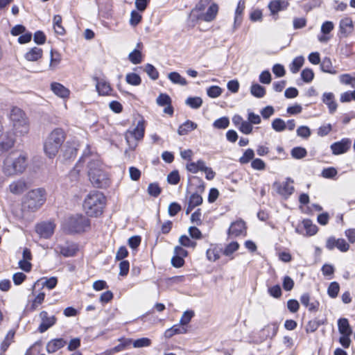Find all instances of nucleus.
Masks as SVG:
<instances>
[{
  "label": "nucleus",
  "mask_w": 355,
  "mask_h": 355,
  "mask_svg": "<svg viewBox=\"0 0 355 355\" xmlns=\"http://www.w3.org/2000/svg\"><path fill=\"white\" fill-rule=\"evenodd\" d=\"M340 101L342 103H348L355 101V89L354 91H347L340 95Z\"/></svg>",
  "instance_id": "nucleus-51"
},
{
  "label": "nucleus",
  "mask_w": 355,
  "mask_h": 355,
  "mask_svg": "<svg viewBox=\"0 0 355 355\" xmlns=\"http://www.w3.org/2000/svg\"><path fill=\"white\" fill-rule=\"evenodd\" d=\"M296 232L306 236H313L318 232V227L309 219H304L302 222V225L296 228Z\"/></svg>",
  "instance_id": "nucleus-13"
},
{
  "label": "nucleus",
  "mask_w": 355,
  "mask_h": 355,
  "mask_svg": "<svg viewBox=\"0 0 355 355\" xmlns=\"http://www.w3.org/2000/svg\"><path fill=\"white\" fill-rule=\"evenodd\" d=\"M250 92L254 97L262 98L266 94V89L263 86L254 83L250 87Z\"/></svg>",
  "instance_id": "nucleus-33"
},
{
  "label": "nucleus",
  "mask_w": 355,
  "mask_h": 355,
  "mask_svg": "<svg viewBox=\"0 0 355 355\" xmlns=\"http://www.w3.org/2000/svg\"><path fill=\"white\" fill-rule=\"evenodd\" d=\"M268 293L275 298H279L282 296V290L279 285H275L268 288Z\"/></svg>",
  "instance_id": "nucleus-63"
},
{
  "label": "nucleus",
  "mask_w": 355,
  "mask_h": 355,
  "mask_svg": "<svg viewBox=\"0 0 355 355\" xmlns=\"http://www.w3.org/2000/svg\"><path fill=\"white\" fill-rule=\"evenodd\" d=\"M272 128L276 132H282L286 128V125L283 119L277 118L272 121Z\"/></svg>",
  "instance_id": "nucleus-44"
},
{
  "label": "nucleus",
  "mask_w": 355,
  "mask_h": 355,
  "mask_svg": "<svg viewBox=\"0 0 355 355\" xmlns=\"http://www.w3.org/2000/svg\"><path fill=\"white\" fill-rule=\"evenodd\" d=\"M202 202V198L200 195L198 193H193L189 198V203L191 205V207H197L201 205Z\"/></svg>",
  "instance_id": "nucleus-60"
},
{
  "label": "nucleus",
  "mask_w": 355,
  "mask_h": 355,
  "mask_svg": "<svg viewBox=\"0 0 355 355\" xmlns=\"http://www.w3.org/2000/svg\"><path fill=\"white\" fill-rule=\"evenodd\" d=\"M185 103L193 109L199 108L202 104V100L200 97H189Z\"/></svg>",
  "instance_id": "nucleus-40"
},
{
  "label": "nucleus",
  "mask_w": 355,
  "mask_h": 355,
  "mask_svg": "<svg viewBox=\"0 0 355 355\" xmlns=\"http://www.w3.org/2000/svg\"><path fill=\"white\" fill-rule=\"evenodd\" d=\"M300 302L310 311H315L319 306V303L315 300L310 302V296L307 293H304L301 296Z\"/></svg>",
  "instance_id": "nucleus-25"
},
{
  "label": "nucleus",
  "mask_w": 355,
  "mask_h": 355,
  "mask_svg": "<svg viewBox=\"0 0 355 355\" xmlns=\"http://www.w3.org/2000/svg\"><path fill=\"white\" fill-rule=\"evenodd\" d=\"M44 297V293H40L38 295H37L31 302L30 309L31 311L36 310L39 307V306L43 303Z\"/></svg>",
  "instance_id": "nucleus-41"
},
{
  "label": "nucleus",
  "mask_w": 355,
  "mask_h": 355,
  "mask_svg": "<svg viewBox=\"0 0 355 355\" xmlns=\"http://www.w3.org/2000/svg\"><path fill=\"white\" fill-rule=\"evenodd\" d=\"M246 233V227L244 221L240 220L232 223L228 230L229 236H239L245 235Z\"/></svg>",
  "instance_id": "nucleus-17"
},
{
  "label": "nucleus",
  "mask_w": 355,
  "mask_h": 355,
  "mask_svg": "<svg viewBox=\"0 0 355 355\" xmlns=\"http://www.w3.org/2000/svg\"><path fill=\"white\" fill-rule=\"evenodd\" d=\"M252 125L248 121H243L241 125L239 126V130L245 135H249L252 132Z\"/></svg>",
  "instance_id": "nucleus-59"
},
{
  "label": "nucleus",
  "mask_w": 355,
  "mask_h": 355,
  "mask_svg": "<svg viewBox=\"0 0 355 355\" xmlns=\"http://www.w3.org/2000/svg\"><path fill=\"white\" fill-rule=\"evenodd\" d=\"M338 79L341 84L355 87V77L352 76L350 74H342L338 77Z\"/></svg>",
  "instance_id": "nucleus-36"
},
{
  "label": "nucleus",
  "mask_w": 355,
  "mask_h": 355,
  "mask_svg": "<svg viewBox=\"0 0 355 355\" xmlns=\"http://www.w3.org/2000/svg\"><path fill=\"white\" fill-rule=\"evenodd\" d=\"M156 102L159 106H165L171 104V99L166 94H160L157 98Z\"/></svg>",
  "instance_id": "nucleus-50"
},
{
  "label": "nucleus",
  "mask_w": 355,
  "mask_h": 355,
  "mask_svg": "<svg viewBox=\"0 0 355 355\" xmlns=\"http://www.w3.org/2000/svg\"><path fill=\"white\" fill-rule=\"evenodd\" d=\"M28 188V184L23 178L12 182L8 187L10 192L15 195H21Z\"/></svg>",
  "instance_id": "nucleus-16"
},
{
  "label": "nucleus",
  "mask_w": 355,
  "mask_h": 355,
  "mask_svg": "<svg viewBox=\"0 0 355 355\" xmlns=\"http://www.w3.org/2000/svg\"><path fill=\"white\" fill-rule=\"evenodd\" d=\"M40 317L42 320V322L38 327V330L40 333L45 332L56 322V318L53 315L49 317L48 315V313L45 311H43L40 313Z\"/></svg>",
  "instance_id": "nucleus-15"
},
{
  "label": "nucleus",
  "mask_w": 355,
  "mask_h": 355,
  "mask_svg": "<svg viewBox=\"0 0 355 355\" xmlns=\"http://www.w3.org/2000/svg\"><path fill=\"white\" fill-rule=\"evenodd\" d=\"M168 78L173 83L175 84H178L182 86L187 84V80L178 72H171L168 73Z\"/></svg>",
  "instance_id": "nucleus-31"
},
{
  "label": "nucleus",
  "mask_w": 355,
  "mask_h": 355,
  "mask_svg": "<svg viewBox=\"0 0 355 355\" xmlns=\"http://www.w3.org/2000/svg\"><path fill=\"white\" fill-rule=\"evenodd\" d=\"M221 93L222 89L218 86H211L207 89V94L211 98H217Z\"/></svg>",
  "instance_id": "nucleus-54"
},
{
  "label": "nucleus",
  "mask_w": 355,
  "mask_h": 355,
  "mask_svg": "<svg viewBox=\"0 0 355 355\" xmlns=\"http://www.w3.org/2000/svg\"><path fill=\"white\" fill-rule=\"evenodd\" d=\"M296 132L297 136L304 139H307L311 135V130L308 126L306 125L300 126L297 129Z\"/></svg>",
  "instance_id": "nucleus-55"
},
{
  "label": "nucleus",
  "mask_w": 355,
  "mask_h": 355,
  "mask_svg": "<svg viewBox=\"0 0 355 355\" xmlns=\"http://www.w3.org/2000/svg\"><path fill=\"white\" fill-rule=\"evenodd\" d=\"M218 7L217 4L212 3L202 15V19L205 21H211L214 20L218 13Z\"/></svg>",
  "instance_id": "nucleus-29"
},
{
  "label": "nucleus",
  "mask_w": 355,
  "mask_h": 355,
  "mask_svg": "<svg viewBox=\"0 0 355 355\" xmlns=\"http://www.w3.org/2000/svg\"><path fill=\"white\" fill-rule=\"evenodd\" d=\"M301 77L304 82L310 83L314 77L313 70L308 68L304 69L301 73Z\"/></svg>",
  "instance_id": "nucleus-57"
},
{
  "label": "nucleus",
  "mask_w": 355,
  "mask_h": 355,
  "mask_svg": "<svg viewBox=\"0 0 355 355\" xmlns=\"http://www.w3.org/2000/svg\"><path fill=\"white\" fill-rule=\"evenodd\" d=\"M65 140V133L62 128H55L46 137L44 141V151L50 159L58 154Z\"/></svg>",
  "instance_id": "nucleus-3"
},
{
  "label": "nucleus",
  "mask_w": 355,
  "mask_h": 355,
  "mask_svg": "<svg viewBox=\"0 0 355 355\" xmlns=\"http://www.w3.org/2000/svg\"><path fill=\"white\" fill-rule=\"evenodd\" d=\"M67 343L63 338H55L50 340L46 345V351L51 354L62 348Z\"/></svg>",
  "instance_id": "nucleus-21"
},
{
  "label": "nucleus",
  "mask_w": 355,
  "mask_h": 355,
  "mask_svg": "<svg viewBox=\"0 0 355 355\" xmlns=\"http://www.w3.org/2000/svg\"><path fill=\"white\" fill-rule=\"evenodd\" d=\"M288 6V2L282 0H272L268 4V8L272 15L286 9Z\"/></svg>",
  "instance_id": "nucleus-23"
},
{
  "label": "nucleus",
  "mask_w": 355,
  "mask_h": 355,
  "mask_svg": "<svg viewBox=\"0 0 355 355\" xmlns=\"http://www.w3.org/2000/svg\"><path fill=\"white\" fill-rule=\"evenodd\" d=\"M338 329L340 334L338 339L339 343L344 348H349L351 344L350 336L352 334V329L347 318H343L338 320Z\"/></svg>",
  "instance_id": "nucleus-8"
},
{
  "label": "nucleus",
  "mask_w": 355,
  "mask_h": 355,
  "mask_svg": "<svg viewBox=\"0 0 355 355\" xmlns=\"http://www.w3.org/2000/svg\"><path fill=\"white\" fill-rule=\"evenodd\" d=\"M333 30V23L325 21L321 26V34L318 36V40L322 43H326L330 40L329 33Z\"/></svg>",
  "instance_id": "nucleus-19"
},
{
  "label": "nucleus",
  "mask_w": 355,
  "mask_h": 355,
  "mask_svg": "<svg viewBox=\"0 0 355 355\" xmlns=\"http://www.w3.org/2000/svg\"><path fill=\"white\" fill-rule=\"evenodd\" d=\"M194 312L193 311H187L184 312L180 320V324L182 326L187 325L191 321Z\"/></svg>",
  "instance_id": "nucleus-56"
},
{
  "label": "nucleus",
  "mask_w": 355,
  "mask_h": 355,
  "mask_svg": "<svg viewBox=\"0 0 355 355\" xmlns=\"http://www.w3.org/2000/svg\"><path fill=\"white\" fill-rule=\"evenodd\" d=\"M53 92L60 98H67L69 95V90L58 83H53L51 85Z\"/></svg>",
  "instance_id": "nucleus-24"
},
{
  "label": "nucleus",
  "mask_w": 355,
  "mask_h": 355,
  "mask_svg": "<svg viewBox=\"0 0 355 355\" xmlns=\"http://www.w3.org/2000/svg\"><path fill=\"white\" fill-rule=\"evenodd\" d=\"M307 154L305 148L302 147H295L291 150V155L295 159H302Z\"/></svg>",
  "instance_id": "nucleus-47"
},
{
  "label": "nucleus",
  "mask_w": 355,
  "mask_h": 355,
  "mask_svg": "<svg viewBox=\"0 0 355 355\" xmlns=\"http://www.w3.org/2000/svg\"><path fill=\"white\" fill-rule=\"evenodd\" d=\"M187 328H185L184 327H179L178 325H174L172 327L168 329L165 331L164 336L166 338H171L175 334H185V333H187Z\"/></svg>",
  "instance_id": "nucleus-30"
},
{
  "label": "nucleus",
  "mask_w": 355,
  "mask_h": 355,
  "mask_svg": "<svg viewBox=\"0 0 355 355\" xmlns=\"http://www.w3.org/2000/svg\"><path fill=\"white\" fill-rule=\"evenodd\" d=\"M144 71L148 76L153 80H157L159 77V73L156 68L151 64H147L145 66Z\"/></svg>",
  "instance_id": "nucleus-45"
},
{
  "label": "nucleus",
  "mask_w": 355,
  "mask_h": 355,
  "mask_svg": "<svg viewBox=\"0 0 355 355\" xmlns=\"http://www.w3.org/2000/svg\"><path fill=\"white\" fill-rule=\"evenodd\" d=\"M206 166L205 162L202 160L199 159L196 162H189L187 164V169L192 173H196L199 171H202L204 168Z\"/></svg>",
  "instance_id": "nucleus-28"
},
{
  "label": "nucleus",
  "mask_w": 355,
  "mask_h": 355,
  "mask_svg": "<svg viewBox=\"0 0 355 355\" xmlns=\"http://www.w3.org/2000/svg\"><path fill=\"white\" fill-rule=\"evenodd\" d=\"M9 119L12 123L15 135L24 136L29 132L30 123L25 112L17 107L11 109Z\"/></svg>",
  "instance_id": "nucleus-5"
},
{
  "label": "nucleus",
  "mask_w": 355,
  "mask_h": 355,
  "mask_svg": "<svg viewBox=\"0 0 355 355\" xmlns=\"http://www.w3.org/2000/svg\"><path fill=\"white\" fill-rule=\"evenodd\" d=\"M198 127L197 123L187 120L183 124L180 125L178 129V133L179 135H186L192 130L196 129Z\"/></svg>",
  "instance_id": "nucleus-26"
},
{
  "label": "nucleus",
  "mask_w": 355,
  "mask_h": 355,
  "mask_svg": "<svg viewBox=\"0 0 355 355\" xmlns=\"http://www.w3.org/2000/svg\"><path fill=\"white\" fill-rule=\"evenodd\" d=\"M142 16L137 11L132 10L130 13V24L136 26L141 21Z\"/></svg>",
  "instance_id": "nucleus-52"
},
{
  "label": "nucleus",
  "mask_w": 355,
  "mask_h": 355,
  "mask_svg": "<svg viewBox=\"0 0 355 355\" xmlns=\"http://www.w3.org/2000/svg\"><path fill=\"white\" fill-rule=\"evenodd\" d=\"M55 224L52 221L38 223L35 227L36 232L41 238L49 239L54 233Z\"/></svg>",
  "instance_id": "nucleus-10"
},
{
  "label": "nucleus",
  "mask_w": 355,
  "mask_h": 355,
  "mask_svg": "<svg viewBox=\"0 0 355 355\" xmlns=\"http://www.w3.org/2000/svg\"><path fill=\"white\" fill-rule=\"evenodd\" d=\"M105 205V197L99 191L90 192L83 202V209L86 214L97 217L102 214Z\"/></svg>",
  "instance_id": "nucleus-2"
},
{
  "label": "nucleus",
  "mask_w": 355,
  "mask_h": 355,
  "mask_svg": "<svg viewBox=\"0 0 355 355\" xmlns=\"http://www.w3.org/2000/svg\"><path fill=\"white\" fill-rule=\"evenodd\" d=\"M239 245L237 242H232L225 247L223 253L226 256H230L239 249Z\"/></svg>",
  "instance_id": "nucleus-58"
},
{
  "label": "nucleus",
  "mask_w": 355,
  "mask_h": 355,
  "mask_svg": "<svg viewBox=\"0 0 355 355\" xmlns=\"http://www.w3.org/2000/svg\"><path fill=\"white\" fill-rule=\"evenodd\" d=\"M128 58L132 63L137 64L141 62L142 55L139 51L135 49L129 54Z\"/></svg>",
  "instance_id": "nucleus-46"
},
{
  "label": "nucleus",
  "mask_w": 355,
  "mask_h": 355,
  "mask_svg": "<svg viewBox=\"0 0 355 355\" xmlns=\"http://www.w3.org/2000/svg\"><path fill=\"white\" fill-rule=\"evenodd\" d=\"M251 166L254 170L263 171L266 168V164L262 159L257 158L252 160L251 162Z\"/></svg>",
  "instance_id": "nucleus-62"
},
{
  "label": "nucleus",
  "mask_w": 355,
  "mask_h": 355,
  "mask_svg": "<svg viewBox=\"0 0 355 355\" xmlns=\"http://www.w3.org/2000/svg\"><path fill=\"white\" fill-rule=\"evenodd\" d=\"M229 125L230 120L227 116L220 117L213 123V127L216 129H225Z\"/></svg>",
  "instance_id": "nucleus-38"
},
{
  "label": "nucleus",
  "mask_w": 355,
  "mask_h": 355,
  "mask_svg": "<svg viewBox=\"0 0 355 355\" xmlns=\"http://www.w3.org/2000/svg\"><path fill=\"white\" fill-rule=\"evenodd\" d=\"M304 62V58L302 56L296 57L290 65V70L292 73H296L299 71Z\"/></svg>",
  "instance_id": "nucleus-35"
},
{
  "label": "nucleus",
  "mask_w": 355,
  "mask_h": 355,
  "mask_svg": "<svg viewBox=\"0 0 355 355\" xmlns=\"http://www.w3.org/2000/svg\"><path fill=\"white\" fill-rule=\"evenodd\" d=\"M50 55L49 68L51 70H54L61 61V55L58 52L54 51L53 49L51 50Z\"/></svg>",
  "instance_id": "nucleus-32"
},
{
  "label": "nucleus",
  "mask_w": 355,
  "mask_h": 355,
  "mask_svg": "<svg viewBox=\"0 0 355 355\" xmlns=\"http://www.w3.org/2000/svg\"><path fill=\"white\" fill-rule=\"evenodd\" d=\"M354 31L353 21L349 17H345L340 20L338 35L340 37H347Z\"/></svg>",
  "instance_id": "nucleus-14"
},
{
  "label": "nucleus",
  "mask_w": 355,
  "mask_h": 355,
  "mask_svg": "<svg viewBox=\"0 0 355 355\" xmlns=\"http://www.w3.org/2000/svg\"><path fill=\"white\" fill-rule=\"evenodd\" d=\"M14 336H15V333L13 331H8V333L6 336L4 340H3V342L1 344V354L3 353H4L8 349V348L9 347V346L10 345V344L12 343V342L13 340Z\"/></svg>",
  "instance_id": "nucleus-34"
},
{
  "label": "nucleus",
  "mask_w": 355,
  "mask_h": 355,
  "mask_svg": "<svg viewBox=\"0 0 355 355\" xmlns=\"http://www.w3.org/2000/svg\"><path fill=\"white\" fill-rule=\"evenodd\" d=\"M90 225L89 220L85 216L76 214L69 217L67 222V229L71 232H81L85 231Z\"/></svg>",
  "instance_id": "nucleus-7"
},
{
  "label": "nucleus",
  "mask_w": 355,
  "mask_h": 355,
  "mask_svg": "<svg viewBox=\"0 0 355 355\" xmlns=\"http://www.w3.org/2000/svg\"><path fill=\"white\" fill-rule=\"evenodd\" d=\"M77 250V245L74 243H66L64 245H59L55 249V251L57 253H60L65 257L74 256Z\"/></svg>",
  "instance_id": "nucleus-18"
},
{
  "label": "nucleus",
  "mask_w": 355,
  "mask_h": 355,
  "mask_svg": "<svg viewBox=\"0 0 355 355\" xmlns=\"http://www.w3.org/2000/svg\"><path fill=\"white\" fill-rule=\"evenodd\" d=\"M28 166V157L25 153L12 152L3 159L1 170L3 177L12 178L22 174Z\"/></svg>",
  "instance_id": "nucleus-1"
},
{
  "label": "nucleus",
  "mask_w": 355,
  "mask_h": 355,
  "mask_svg": "<svg viewBox=\"0 0 355 355\" xmlns=\"http://www.w3.org/2000/svg\"><path fill=\"white\" fill-rule=\"evenodd\" d=\"M15 144V139L7 133L0 141V151L5 152L11 149Z\"/></svg>",
  "instance_id": "nucleus-27"
},
{
  "label": "nucleus",
  "mask_w": 355,
  "mask_h": 355,
  "mask_svg": "<svg viewBox=\"0 0 355 355\" xmlns=\"http://www.w3.org/2000/svg\"><path fill=\"white\" fill-rule=\"evenodd\" d=\"M93 80L96 83V90L98 94L101 96H114V89L110 83L104 77L94 76Z\"/></svg>",
  "instance_id": "nucleus-9"
},
{
  "label": "nucleus",
  "mask_w": 355,
  "mask_h": 355,
  "mask_svg": "<svg viewBox=\"0 0 355 355\" xmlns=\"http://www.w3.org/2000/svg\"><path fill=\"white\" fill-rule=\"evenodd\" d=\"M334 247H336L341 252H347L349 250V245L343 239H334Z\"/></svg>",
  "instance_id": "nucleus-53"
},
{
  "label": "nucleus",
  "mask_w": 355,
  "mask_h": 355,
  "mask_svg": "<svg viewBox=\"0 0 355 355\" xmlns=\"http://www.w3.org/2000/svg\"><path fill=\"white\" fill-rule=\"evenodd\" d=\"M46 196V191L42 188L29 191L23 198L24 208L32 212L36 211L45 202Z\"/></svg>",
  "instance_id": "nucleus-6"
},
{
  "label": "nucleus",
  "mask_w": 355,
  "mask_h": 355,
  "mask_svg": "<svg viewBox=\"0 0 355 355\" xmlns=\"http://www.w3.org/2000/svg\"><path fill=\"white\" fill-rule=\"evenodd\" d=\"M88 176L92 184L98 188H104L109 185L107 174L103 169L102 163L98 159L88 162Z\"/></svg>",
  "instance_id": "nucleus-4"
},
{
  "label": "nucleus",
  "mask_w": 355,
  "mask_h": 355,
  "mask_svg": "<svg viewBox=\"0 0 355 355\" xmlns=\"http://www.w3.org/2000/svg\"><path fill=\"white\" fill-rule=\"evenodd\" d=\"M43 55V51L41 48L33 47L30 49L24 55V58L27 61L35 62L40 60Z\"/></svg>",
  "instance_id": "nucleus-22"
},
{
  "label": "nucleus",
  "mask_w": 355,
  "mask_h": 355,
  "mask_svg": "<svg viewBox=\"0 0 355 355\" xmlns=\"http://www.w3.org/2000/svg\"><path fill=\"white\" fill-rule=\"evenodd\" d=\"M179 242L181 245L187 248H194L196 246V243L191 241L187 236L182 235L179 239Z\"/></svg>",
  "instance_id": "nucleus-49"
},
{
  "label": "nucleus",
  "mask_w": 355,
  "mask_h": 355,
  "mask_svg": "<svg viewBox=\"0 0 355 355\" xmlns=\"http://www.w3.org/2000/svg\"><path fill=\"white\" fill-rule=\"evenodd\" d=\"M126 82L134 86H137L141 84V80L140 76L135 73H129L125 76Z\"/></svg>",
  "instance_id": "nucleus-39"
},
{
  "label": "nucleus",
  "mask_w": 355,
  "mask_h": 355,
  "mask_svg": "<svg viewBox=\"0 0 355 355\" xmlns=\"http://www.w3.org/2000/svg\"><path fill=\"white\" fill-rule=\"evenodd\" d=\"M207 258L211 261H215L220 257V250L216 247L210 248L206 252Z\"/></svg>",
  "instance_id": "nucleus-42"
},
{
  "label": "nucleus",
  "mask_w": 355,
  "mask_h": 355,
  "mask_svg": "<svg viewBox=\"0 0 355 355\" xmlns=\"http://www.w3.org/2000/svg\"><path fill=\"white\" fill-rule=\"evenodd\" d=\"M293 183V180L288 178L286 180L282 183L275 182L274 187L279 195L287 198L293 193L294 187L292 185Z\"/></svg>",
  "instance_id": "nucleus-11"
},
{
  "label": "nucleus",
  "mask_w": 355,
  "mask_h": 355,
  "mask_svg": "<svg viewBox=\"0 0 355 355\" xmlns=\"http://www.w3.org/2000/svg\"><path fill=\"white\" fill-rule=\"evenodd\" d=\"M272 72L277 77H283L286 71L283 65L280 64H275L272 67Z\"/></svg>",
  "instance_id": "nucleus-64"
},
{
  "label": "nucleus",
  "mask_w": 355,
  "mask_h": 355,
  "mask_svg": "<svg viewBox=\"0 0 355 355\" xmlns=\"http://www.w3.org/2000/svg\"><path fill=\"white\" fill-rule=\"evenodd\" d=\"M151 344V340L148 338H141L132 342L133 347L135 348H141L148 347Z\"/></svg>",
  "instance_id": "nucleus-48"
},
{
  "label": "nucleus",
  "mask_w": 355,
  "mask_h": 355,
  "mask_svg": "<svg viewBox=\"0 0 355 355\" xmlns=\"http://www.w3.org/2000/svg\"><path fill=\"white\" fill-rule=\"evenodd\" d=\"M62 17L59 15H55L53 17V28L56 33L59 35H64L65 31L61 25Z\"/></svg>",
  "instance_id": "nucleus-37"
},
{
  "label": "nucleus",
  "mask_w": 355,
  "mask_h": 355,
  "mask_svg": "<svg viewBox=\"0 0 355 355\" xmlns=\"http://www.w3.org/2000/svg\"><path fill=\"white\" fill-rule=\"evenodd\" d=\"M352 145V141L348 138H344L340 141L334 142V155H340L346 153Z\"/></svg>",
  "instance_id": "nucleus-20"
},
{
  "label": "nucleus",
  "mask_w": 355,
  "mask_h": 355,
  "mask_svg": "<svg viewBox=\"0 0 355 355\" xmlns=\"http://www.w3.org/2000/svg\"><path fill=\"white\" fill-rule=\"evenodd\" d=\"M254 157V152L252 149H247L243 155L239 158V162L242 164L248 163Z\"/></svg>",
  "instance_id": "nucleus-43"
},
{
  "label": "nucleus",
  "mask_w": 355,
  "mask_h": 355,
  "mask_svg": "<svg viewBox=\"0 0 355 355\" xmlns=\"http://www.w3.org/2000/svg\"><path fill=\"white\" fill-rule=\"evenodd\" d=\"M148 192L149 195L157 197L160 194L161 189L157 184L151 183L148 185Z\"/></svg>",
  "instance_id": "nucleus-61"
},
{
  "label": "nucleus",
  "mask_w": 355,
  "mask_h": 355,
  "mask_svg": "<svg viewBox=\"0 0 355 355\" xmlns=\"http://www.w3.org/2000/svg\"><path fill=\"white\" fill-rule=\"evenodd\" d=\"M145 126L143 121L137 123L136 127L132 131H128L125 135V138L127 143H130L132 139L135 140H140L144 136Z\"/></svg>",
  "instance_id": "nucleus-12"
}]
</instances>
